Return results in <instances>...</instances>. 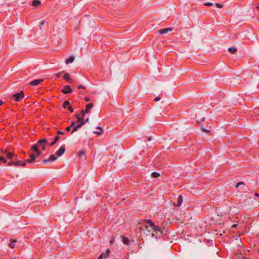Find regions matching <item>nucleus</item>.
<instances>
[{
    "mask_svg": "<svg viewBox=\"0 0 259 259\" xmlns=\"http://www.w3.org/2000/svg\"><path fill=\"white\" fill-rule=\"evenodd\" d=\"M41 4V2L39 0H33L32 3V5L34 7H37L38 6H40Z\"/></svg>",
    "mask_w": 259,
    "mask_h": 259,
    "instance_id": "20",
    "label": "nucleus"
},
{
    "mask_svg": "<svg viewBox=\"0 0 259 259\" xmlns=\"http://www.w3.org/2000/svg\"><path fill=\"white\" fill-rule=\"evenodd\" d=\"M24 97V93L21 91L19 93H15L12 95L11 98L15 102L21 101Z\"/></svg>",
    "mask_w": 259,
    "mask_h": 259,
    "instance_id": "1",
    "label": "nucleus"
},
{
    "mask_svg": "<svg viewBox=\"0 0 259 259\" xmlns=\"http://www.w3.org/2000/svg\"><path fill=\"white\" fill-rule=\"evenodd\" d=\"M244 183L243 182H239V183H237L236 184V188H238L239 187V186H240L241 185H243Z\"/></svg>",
    "mask_w": 259,
    "mask_h": 259,
    "instance_id": "31",
    "label": "nucleus"
},
{
    "mask_svg": "<svg viewBox=\"0 0 259 259\" xmlns=\"http://www.w3.org/2000/svg\"><path fill=\"white\" fill-rule=\"evenodd\" d=\"M70 105H71V104H70V103L69 102V101H65L64 102L63 106L64 108H66L67 107H69Z\"/></svg>",
    "mask_w": 259,
    "mask_h": 259,
    "instance_id": "25",
    "label": "nucleus"
},
{
    "mask_svg": "<svg viewBox=\"0 0 259 259\" xmlns=\"http://www.w3.org/2000/svg\"><path fill=\"white\" fill-rule=\"evenodd\" d=\"M16 242H17V241L16 240H14L9 243V246L11 248H14L15 246V244H16Z\"/></svg>",
    "mask_w": 259,
    "mask_h": 259,
    "instance_id": "27",
    "label": "nucleus"
},
{
    "mask_svg": "<svg viewBox=\"0 0 259 259\" xmlns=\"http://www.w3.org/2000/svg\"><path fill=\"white\" fill-rule=\"evenodd\" d=\"M36 155L37 156H40L41 154V152L40 151H39L38 150L36 151Z\"/></svg>",
    "mask_w": 259,
    "mask_h": 259,
    "instance_id": "38",
    "label": "nucleus"
},
{
    "mask_svg": "<svg viewBox=\"0 0 259 259\" xmlns=\"http://www.w3.org/2000/svg\"><path fill=\"white\" fill-rule=\"evenodd\" d=\"M17 161L14 162V165L16 166H25L26 165V161H21L17 159Z\"/></svg>",
    "mask_w": 259,
    "mask_h": 259,
    "instance_id": "9",
    "label": "nucleus"
},
{
    "mask_svg": "<svg viewBox=\"0 0 259 259\" xmlns=\"http://www.w3.org/2000/svg\"><path fill=\"white\" fill-rule=\"evenodd\" d=\"M68 109L70 112H73V109L72 108L71 105L68 107Z\"/></svg>",
    "mask_w": 259,
    "mask_h": 259,
    "instance_id": "35",
    "label": "nucleus"
},
{
    "mask_svg": "<svg viewBox=\"0 0 259 259\" xmlns=\"http://www.w3.org/2000/svg\"><path fill=\"white\" fill-rule=\"evenodd\" d=\"M236 226H237V225L234 224V225H232V228H236Z\"/></svg>",
    "mask_w": 259,
    "mask_h": 259,
    "instance_id": "51",
    "label": "nucleus"
},
{
    "mask_svg": "<svg viewBox=\"0 0 259 259\" xmlns=\"http://www.w3.org/2000/svg\"><path fill=\"white\" fill-rule=\"evenodd\" d=\"M61 92L64 94H70L72 92L71 87L69 85H66L64 88L61 90Z\"/></svg>",
    "mask_w": 259,
    "mask_h": 259,
    "instance_id": "5",
    "label": "nucleus"
},
{
    "mask_svg": "<svg viewBox=\"0 0 259 259\" xmlns=\"http://www.w3.org/2000/svg\"><path fill=\"white\" fill-rule=\"evenodd\" d=\"M4 154L6 155L8 158L10 160L12 159L14 157H17V155H15L12 153L7 152L6 150L5 151Z\"/></svg>",
    "mask_w": 259,
    "mask_h": 259,
    "instance_id": "10",
    "label": "nucleus"
},
{
    "mask_svg": "<svg viewBox=\"0 0 259 259\" xmlns=\"http://www.w3.org/2000/svg\"><path fill=\"white\" fill-rule=\"evenodd\" d=\"M79 157L82 160H84L85 159V154L84 151H81L79 153Z\"/></svg>",
    "mask_w": 259,
    "mask_h": 259,
    "instance_id": "17",
    "label": "nucleus"
},
{
    "mask_svg": "<svg viewBox=\"0 0 259 259\" xmlns=\"http://www.w3.org/2000/svg\"><path fill=\"white\" fill-rule=\"evenodd\" d=\"M2 104H3V102H2L1 100H0V106H1Z\"/></svg>",
    "mask_w": 259,
    "mask_h": 259,
    "instance_id": "53",
    "label": "nucleus"
},
{
    "mask_svg": "<svg viewBox=\"0 0 259 259\" xmlns=\"http://www.w3.org/2000/svg\"><path fill=\"white\" fill-rule=\"evenodd\" d=\"M57 133L58 135H63L64 134V132L61 131H58Z\"/></svg>",
    "mask_w": 259,
    "mask_h": 259,
    "instance_id": "40",
    "label": "nucleus"
},
{
    "mask_svg": "<svg viewBox=\"0 0 259 259\" xmlns=\"http://www.w3.org/2000/svg\"><path fill=\"white\" fill-rule=\"evenodd\" d=\"M89 118H87V119H85V120H84V122H85H85H88V121H89Z\"/></svg>",
    "mask_w": 259,
    "mask_h": 259,
    "instance_id": "50",
    "label": "nucleus"
},
{
    "mask_svg": "<svg viewBox=\"0 0 259 259\" xmlns=\"http://www.w3.org/2000/svg\"><path fill=\"white\" fill-rule=\"evenodd\" d=\"M256 8L259 11V3L256 4Z\"/></svg>",
    "mask_w": 259,
    "mask_h": 259,
    "instance_id": "45",
    "label": "nucleus"
},
{
    "mask_svg": "<svg viewBox=\"0 0 259 259\" xmlns=\"http://www.w3.org/2000/svg\"><path fill=\"white\" fill-rule=\"evenodd\" d=\"M205 5L208 7L212 6L213 5V3H206L205 4Z\"/></svg>",
    "mask_w": 259,
    "mask_h": 259,
    "instance_id": "32",
    "label": "nucleus"
},
{
    "mask_svg": "<svg viewBox=\"0 0 259 259\" xmlns=\"http://www.w3.org/2000/svg\"><path fill=\"white\" fill-rule=\"evenodd\" d=\"M8 165H9V166H12V165H14V162H13V161H11L10 162H9L8 163Z\"/></svg>",
    "mask_w": 259,
    "mask_h": 259,
    "instance_id": "41",
    "label": "nucleus"
},
{
    "mask_svg": "<svg viewBox=\"0 0 259 259\" xmlns=\"http://www.w3.org/2000/svg\"><path fill=\"white\" fill-rule=\"evenodd\" d=\"M60 139V137L59 136H56L54 139V141L50 144V145L51 146H54L57 142V141Z\"/></svg>",
    "mask_w": 259,
    "mask_h": 259,
    "instance_id": "19",
    "label": "nucleus"
},
{
    "mask_svg": "<svg viewBox=\"0 0 259 259\" xmlns=\"http://www.w3.org/2000/svg\"><path fill=\"white\" fill-rule=\"evenodd\" d=\"M183 202V197L181 195H179L178 198L177 203L175 204V206L179 207L181 206Z\"/></svg>",
    "mask_w": 259,
    "mask_h": 259,
    "instance_id": "15",
    "label": "nucleus"
},
{
    "mask_svg": "<svg viewBox=\"0 0 259 259\" xmlns=\"http://www.w3.org/2000/svg\"><path fill=\"white\" fill-rule=\"evenodd\" d=\"M74 57L70 56V57H69L68 59H67L65 60V63H66V64H68L69 63L73 62L74 61Z\"/></svg>",
    "mask_w": 259,
    "mask_h": 259,
    "instance_id": "18",
    "label": "nucleus"
},
{
    "mask_svg": "<svg viewBox=\"0 0 259 259\" xmlns=\"http://www.w3.org/2000/svg\"><path fill=\"white\" fill-rule=\"evenodd\" d=\"M160 100V98L159 97H156L155 99H154V101L157 102V101H159V100Z\"/></svg>",
    "mask_w": 259,
    "mask_h": 259,
    "instance_id": "39",
    "label": "nucleus"
},
{
    "mask_svg": "<svg viewBox=\"0 0 259 259\" xmlns=\"http://www.w3.org/2000/svg\"><path fill=\"white\" fill-rule=\"evenodd\" d=\"M172 30V28H165L161 29L159 30V32L161 34H165L167 33L168 31H171Z\"/></svg>",
    "mask_w": 259,
    "mask_h": 259,
    "instance_id": "12",
    "label": "nucleus"
},
{
    "mask_svg": "<svg viewBox=\"0 0 259 259\" xmlns=\"http://www.w3.org/2000/svg\"><path fill=\"white\" fill-rule=\"evenodd\" d=\"M75 116L77 118V119H78V118H80V117H79V114H75ZM83 116H82L81 118H83Z\"/></svg>",
    "mask_w": 259,
    "mask_h": 259,
    "instance_id": "49",
    "label": "nucleus"
},
{
    "mask_svg": "<svg viewBox=\"0 0 259 259\" xmlns=\"http://www.w3.org/2000/svg\"><path fill=\"white\" fill-rule=\"evenodd\" d=\"M216 6L219 8H221L223 7V5L221 4H220L219 3H216L215 4Z\"/></svg>",
    "mask_w": 259,
    "mask_h": 259,
    "instance_id": "34",
    "label": "nucleus"
},
{
    "mask_svg": "<svg viewBox=\"0 0 259 259\" xmlns=\"http://www.w3.org/2000/svg\"><path fill=\"white\" fill-rule=\"evenodd\" d=\"M80 120H81V123H80L79 124H78L76 126H75L73 127V128L72 131V133H73L74 132L77 131L78 129L80 128L85 123L84 119L83 118H78V121H80Z\"/></svg>",
    "mask_w": 259,
    "mask_h": 259,
    "instance_id": "4",
    "label": "nucleus"
},
{
    "mask_svg": "<svg viewBox=\"0 0 259 259\" xmlns=\"http://www.w3.org/2000/svg\"><path fill=\"white\" fill-rule=\"evenodd\" d=\"M30 158L31 159H28L25 161H26V163H32V161H33L35 159L36 156L34 154H31L30 155Z\"/></svg>",
    "mask_w": 259,
    "mask_h": 259,
    "instance_id": "16",
    "label": "nucleus"
},
{
    "mask_svg": "<svg viewBox=\"0 0 259 259\" xmlns=\"http://www.w3.org/2000/svg\"><path fill=\"white\" fill-rule=\"evenodd\" d=\"M62 73V72H59L56 74V75L57 77H60L61 76V74Z\"/></svg>",
    "mask_w": 259,
    "mask_h": 259,
    "instance_id": "36",
    "label": "nucleus"
},
{
    "mask_svg": "<svg viewBox=\"0 0 259 259\" xmlns=\"http://www.w3.org/2000/svg\"><path fill=\"white\" fill-rule=\"evenodd\" d=\"M151 175L152 177L155 178H158V177L160 176L159 173L157 172H152Z\"/></svg>",
    "mask_w": 259,
    "mask_h": 259,
    "instance_id": "26",
    "label": "nucleus"
},
{
    "mask_svg": "<svg viewBox=\"0 0 259 259\" xmlns=\"http://www.w3.org/2000/svg\"><path fill=\"white\" fill-rule=\"evenodd\" d=\"M57 159V157L55 156L54 155H51L50 157L47 159L43 160L42 162L46 164L48 162H52L55 161Z\"/></svg>",
    "mask_w": 259,
    "mask_h": 259,
    "instance_id": "6",
    "label": "nucleus"
},
{
    "mask_svg": "<svg viewBox=\"0 0 259 259\" xmlns=\"http://www.w3.org/2000/svg\"><path fill=\"white\" fill-rule=\"evenodd\" d=\"M152 237L157 238V235H156L154 233H152L151 235Z\"/></svg>",
    "mask_w": 259,
    "mask_h": 259,
    "instance_id": "44",
    "label": "nucleus"
},
{
    "mask_svg": "<svg viewBox=\"0 0 259 259\" xmlns=\"http://www.w3.org/2000/svg\"><path fill=\"white\" fill-rule=\"evenodd\" d=\"M78 122H79V123H81V120H80V121H78Z\"/></svg>",
    "mask_w": 259,
    "mask_h": 259,
    "instance_id": "55",
    "label": "nucleus"
},
{
    "mask_svg": "<svg viewBox=\"0 0 259 259\" xmlns=\"http://www.w3.org/2000/svg\"><path fill=\"white\" fill-rule=\"evenodd\" d=\"M48 143V140L46 139L39 140L37 141L38 145H41Z\"/></svg>",
    "mask_w": 259,
    "mask_h": 259,
    "instance_id": "21",
    "label": "nucleus"
},
{
    "mask_svg": "<svg viewBox=\"0 0 259 259\" xmlns=\"http://www.w3.org/2000/svg\"><path fill=\"white\" fill-rule=\"evenodd\" d=\"M109 253L110 250L107 249L105 252H103L100 255L98 259H103V258H106L109 255Z\"/></svg>",
    "mask_w": 259,
    "mask_h": 259,
    "instance_id": "11",
    "label": "nucleus"
},
{
    "mask_svg": "<svg viewBox=\"0 0 259 259\" xmlns=\"http://www.w3.org/2000/svg\"><path fill=\"white\" fill-rule=\"evenodd\" d=\"M145 223H146V220H145L144 221H143V222L140 224V225H141L142 226V229H146Z\"/></svg>",
    "mask_w": 259,
    "mask_h": 259,
    "instance_id": "28",
    "label": "nucleus"
},
{
    "mask_svg": "<svg viewBox=\"0 0 259 259\" xmlns=\"http://www.w3.org/2000/svg\"><path fill=\"white\" fill-rule=\"evenodd\" d=\"M75 124V122L74 121H73L71 124H70V126L71 127H73Z\"/></svg>",
    "mask_w": 259,
    "mask_h": 259,
    "instance_id": "46",
    "label": "nucleus"
},
{
    "mask_svg": "<svg viewBox=\"0 0 259 259\" xmlns=\"http://www.w3.org/2000/svg\"><path fill=\"white\" fill-rule=\"evenodd\" d=\"M44 81V79H35L31 81L29 84L31 86H36Z\"/></svg>",
    "mask_w": 259,
    "mask_h": 259,
    "instance_id": "8",
    "label": "nucleus"
},
{
    "mask_svg": "<svg viewBox=\"0 0 259 259\" xmlns=\"http://www.w3.org/2000/svg\"><path fill=\"white\" fill-rule=\"evenodd\" d=\"M63 78L66 81H67L68 82H72L73 81V79L70 77V75L68 73H66L64 74Z\"/></svg>",
    "mask_w": 259,
    "mask_h": 259,
    "instance_id": "13",
    "label": "nucleus"
},
{
    "mask_svg": "<svg viewBox=\"0 0 259 259\" xmlns=\"http://www.w3.org/2000/svg\"><path fill=\"white\" fill-rule=\"evenodd\" d=\"M70 129H71V127L70 126H69L66 128V131L67 132H69L70 131Z\"/></svg>",
    "mask_w": 259,
    "mask_h": 259,
    "instance_id": "42",
    "label": "nucleus"
},
{
    "mask_svg": "<svg viewBox=\"0 0 259 259\" xmlns=\"http://www.w3.org/2000/svg\"><path fill=\"white\" fill-rule=\"evenodd\" d=\"M84 100L86 102H89L90 101V99L88 97H85Z\"/></svg>",
    "mask_w": 259,
    "mask_h": 259,
    "instance_id": "48",
    "label": "nucleus"
},
{
    "mask_svg": "<svg viewBox=\"0 0 259 259\" xmlns=\"http://www.w3.org/2000/svg\"><path fill=\"white\" fill-rule=\"evenodd\" d=\"M255 196L258 197H259V194L258 193H255Z\"/></svg>",
    "mask_w": 259,
    "mask_h": 259,
    "instance_id": "52",
    "label": "nucleus"
},
{
    "mask_svg": "<svg viewBox=\"0 0 259 259\" xmlns=\"http://www.w3.org/2000/svg\"><path fill=\"white\" fill-rule=\"evenodd\" d=\"M77 89H85V87L82 85H79L77 87Z\"/></svg>",
    "mask_w": 259,
    "mask_h": 259,
    "instance_id": "33",
    "label": "nucleus"
},
{
    "mask_svg": "<svg viewBox=\"0 0 259 259\" xmlns=\"http://www.w3.org/2000/svg\"><path fill=\"white\" fill-rule=\"evenodd\" d=\"M150 140H151V138L148 139V141H150Z\"/></svg>",
    "mask_w": 259,
    "mask_h": 259,
    "instance_id": "54",
    "label": "nucleus"
},
{
    "mask_svg": "<svg viewBox=\"0 0 259 259\" xmlns=\"http://www.w3.org/2000/svg\"><path fill=\"white\" fill-rule=\"evenodd\" d=\"M45 21H42L40 24V27L41 28L42 26L44 25Z\"/></svg>",
    "mask_w": 259,
    "mask_h": 259,
    "instance_id": "43",
    "label": "nucleus"
},
{
    "mask_svg": "<svg viewBox=\"0 0 259 259\" xmlns=\"http://www.w3.org/2000/svg\"><path fill=\"white\" fill-rule=\"evenodd\" d=\"M93 133L97 135H101L102 133V131H94Z\"/></svg>",
    "mask_w": 259,
    "mask_h": 259,
    "instance_id": "30",
    "label": "nucleus"
},
{
    "mask_svg": "<svg viewBox=\"0 0 259 259\" xmlns=\"http://www.w3.org/2000/svg\"><path fill=\"white\" fill-rule=\"evenodd\" d=\"M146 229L148 232H153L154 230L155 225L150 220H146L145 223Z\"/></svg>",
    "mask_w": 259,
    "mask_h": 259,
    "instance_id": "2",
    "label": "nucleus"
},
{
    "mask_svg": "<svg viewBox=\"0 0 259 259\" xmlns=\"http://www.w3.org/2000/svg\"><path fill=\"white\" fill-rule=\"evenodd\" d=\"M39 145H38V144L37 143L36 144L33 145L31 146V149L32 150H33V151L36 152V151H37L38 150V148Z\"/></svg>",
    "mask_w": 259,
    "mask_h": 259,
    "instance_id": "23",
    "label": "nucleus"
},
{
    "mask_svg": "<svg viewBox=\"0 0 259 259\" xmlns=\"http://www.w3.org/2000/svg\"><path fill=\"white\" fill-rule=\"evenodd\" d=\"M65 151V146H62L61 147H60L59 150L57 151L56 154L57 155V156H61L64 153Z\"/></svg>",
    "mask_w": 259,
    "mask_h": 259,
    "instance_id": "7",
    "label": "nucleus"
},
{
    "mask_svg": "<svg viewBox=\"0 0 259 259\" xmlns=\"http://www.w3.org/2000/svg\"><path fill=\"white\" fill-rule=\"evenodd\" d=\"M3 162V163H6L7 162L5 157L3 156H0V163Z\"/></svg>",
    "mask_w": 259,
    "mask_h": 259,
    "instance_id": "29",
    "label": "nucleus"
},
{
    "mask_svg": "<svg viewBox=\"0 0 259 259\" xmlns=\"http://www.w3.org/2000/svg\"><path fill=\"white\" fill-rule=\"evenodd\" d=\"M93 106L94 105L92 103L88 104L85 106V110H82L81 111V113L82 115V116H83L85 113H89L90 110L93 107Z\"/></svg>",
    "mask_w": 259,
    "mask_h": 259,
    "instance_id": "3",
    "label": "nucleus"
},
{
    "mask_svg": "<svg viewBox=\"0 0 259 259\" xmlns=\"http://www.w3.org/2000/svg\"><path fill=\"white\" fill-rule=\"evenodd\" d=\"M153 232L158 234L159 233L160 235L162 234L163 233V231L161 230V229L158 226H155L154 230L153 231Z\"/></svg>",
    "mask_w": 259,
    "mask_h": 259,
    "instance_id": "14",
    "label": "nucleus"
},
{
    "mask_svg": "<svg viewBox=\"0 0 259 259\" xmlns=\"http://www.w3.org/2000/svg\"><path fill=\"white\" fill-rule=\"evenodd\" d=\"M228 51L230 53L233 54L237 51V49L234 47H231L228 49Z\"/></svg>",
    "mask_w": 259,
    "mask_h": 259,
    "instance_id": "24",
    "label": "nucleus"
},
{
    "mask_svg": "<svg viewBox=\"0 0 259 259\" xmlns=\"http://www.w3.org/2000/svg\"><path fill=\"white\" fill-rule=\"evenodd\" d=\"M97 128L98 130H100V131H102V130H103L102 128L100 126H97Z\"/></svg>",
    "mask_w": 259,
    "mask_h": 259,
    "instance_id": "47",
    "label": "nucleus"
},
{
    "mask_svg": "<svg viewBox=\"0 0 259 259\" xmlns=\"http://www.w3.org/2000/svg\"><path fill=\"white\" fill-rule=\"evenodd\" d=\"M39 146H41V148H42V150H46V146L45 145V144H43V145H39Z\"/></svg>",
    "mask_w": 259,
    "mask_h": 259,
    "instance_id": "37",
    "label": "nucleus"
},
{
    "mask_svg": "<svg viewBox=\"0 0 259 259\" xmlns=\"http://www.w3.org/2000/svg\"><path fill=\"white\" fill-rule=\"evenodd\" d=\"M122 242L125 245H129V240L127 237L124 236H122Z\"/></svg>",
    "mask_w": 259,
    "mask_h": 259,
    "instance_id": "22",
    "label": "nucleus"
}]
</instances>
